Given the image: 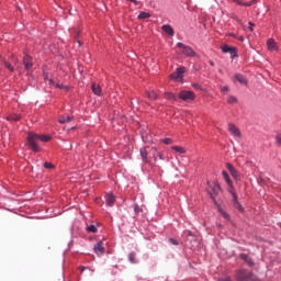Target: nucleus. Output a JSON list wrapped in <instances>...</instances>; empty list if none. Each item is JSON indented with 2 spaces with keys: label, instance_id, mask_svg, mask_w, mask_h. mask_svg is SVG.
<instances>
[{
  "label": "nucleus",
  "instance_id": "f257e3e1",
  "mask_svg": "<svg viewBox=\"0 0 281 281\" xmlns=\"http://www.w3.org/2000/svg\"><path fill=\"white\" fill-rule=\"evenodd\" d=\"M52 136L49 135H37L30 133L27 135V146H30L33 153H41V147L38 146V142H49Z\"/></svg>",
  "mask_w": 281,
  "mask_h": 281
},
{
  "label": "nucleus",
  "instance_id": "f03ea898",
  "mask_svg": "<svg viewBox=\"0 0 281 281\" xmlns=\"http://www.w3.org/2000/svg\"><path fill=\"white\" fill-rule=\"evenodd\" d=\"M236 281H262L258 276L247 269H239L235 273Z\"/></svg>",
  "mask_w": 281,
  "mask_h": 281
},
{
  "label": "nucleus",
  "instance_id": "7ed1b4c3",
  "mask_svg": "<svg viewBox=\"0 0 281 281\" xmlns=\"http://www.w3.org/2000/svg\"><path fill=\"white\" fill-rule=\"evenodd\" d=\"M177 47L178 49H180L178 54H182L183 56H188L189 58H194V56H196V52H194L192 47L181 42H178Z\"/></svg>",
  "mask_w": 281,
  "mask_h": 281
},
{
  "label": "nucleus",
  "instance_id": "20e7f679",
  "mask_svg": "<svg viewBox=\"0 0 281 281\" xmlns=\"http://www.w3.org/2000/svg\"><path fill=\"white\" fill-rule=\"evenodd\" d=\"M178 98L180 100H183V102H192V100H194L196 95L192 91L182 90L178 93Z\"/></svg>",
  "mask_w": 281,
  "mask_h": 281
},
{
  "label": "nucleus",
  "instance_id": "39448f33",
  "mask_svg": "<svg viewBox=\"0 0 281 281\" xmlns=\"http://www.w3.org/2000/svg\"><path fill=\"white\" fill-rule=\"evenodd\" d=\"M183 74H186V67H179L176 69L173 74H171L170 78L171 80H176L177 82H181L183 80Z\"/></svg>",
  "mask_w": 281,
  "mask_h": 281
},
{
  "label": "nucleus",
  "instance_id": "423d86ee",
  "mask_svg": "<svg viewBox=\"0 0 281 281\" xmlns=\"http://www.w3.org/2000/svg\"><path fill=\"white\" fill-rule=\"evenodd\" d=\"M228 131L233 135V137H238L239 139L243 137L240 130L233 123L228 124Z\"/></svg>",
  "mask_w": 281,
  "mask_h": 281
},
{
  "label": "nucleus",
  "instance_id": "0eeeda50",
  "mask_svg": "<svg viewBox=\"0 0 281 281\" xmlns=\"http://www.w3.org/2000/svg\"><path fill=\"white\" fill-rule=\"evenodd\" d=\"M231 194L233 196V205L236 210H238L239 212H245V209L243 207V205L240 204V202H238V195H236V192L231 191Z\"/></svg>",
  "mask_w": 281,
  "mask_h": 281
},
{
  "label": "nucleus",
  "instance_id": "6e6552de",
  "mask_svg": "<svg viewBox=\"0 0 281 281\" xmlns=\"http://www.w3.org/2000/svg\"><path fill=\"white\" fill-rule=\"evenodd\" d=\"M234 82H239V85H244V87H247V78L240 74H236L233 79Z\"/></svg>",
  "mask_w": 281,
  "mask_h": 281
},
{
  "label": "nucleus",
  "instance_id": "1a4fd4ad",
  "mask_svg": "<svg viewBox=\"0 0 281 281\" xmlns=\"http://www.w3.org/2000/svg\"><path fill=\"white\" fill-rule=\"evenodd\" d=\"M267 45L269 52H278V43H276V40L269 38Z\"/></svg>",
  "mask_w": 281,
  "mask_h": 281
},
{
  "label": "nucleus",
  "instance_id": "9d476101",
  "mask_svg": "<svg viewBox=\"0 0 281 281\" xmlns=\"http://www.w3.org/2000/svg\"><path fill=\"white\" fill-rule=\"evenodd\" d=\"M23 65L27 71L33 67L34 64H32V57L29 55H25L23 58Z\"/></svg>",
  "mask_w": 281,
  "mask_h": 281
},
{
  "label": "nucleus",
  "instance_id": "9b49d317",
  "mask_svg": "<svg viewBox=\"0 0 281 281\" xmlns=\"http://www.w3.org/2000/svg\"><path fill=\"white\" fill-rule=\"evenodd\" d=\"M114 203H115V195H113V193H106V195H105V204L109 207H113Z\"/></svg>",
  "mask_w": 281,
  "mask_h": 281
},
{
  "label": "nucleus",
  "instance_id": "f8f14e48",
  "mask_svg": "<svg viewBox=\"0 0 281 281\" xmlns=\"http://www.w3.org/2000/svg\"><path fill=\"white\" fill-rule=\"evenodd\" d=\"M162 32H165V34H168V36H175V29H172V26H170V24H165L161 26Z\"/></svg>",
  "mask_w": 281,
  "mask_h": 281
},
{
  "label": "nucleus",
  "instance_id": "ddd939ff",
  "mask_svg": "<svg viewBox=\"0 0 281 281\" xmlns=\"http://www.w3.org/2000/svg\"><path fill=\"white\" fill-rule=\"evenodd\" d=\"M239 258H240L241 260H245V262L248 265V267H254V265H256V263L254 262V259H251V257L247 256L246 254H240V255H239Z\"/></svg>",
  "mask_w": 281,
  "mask_h": 281
},
{
  "label": "nucleus",
  "instance_id": "4468645a",
  "mask_svg": "<svg viewBox=\"0 0 281 281\" xmlns=\"http://www.w3.org/2000/svg\"><path fill=\"white\" fill-rule=\"evenodd\" d=\"M226 168L231 172L232 177H234V179H238V171L232 166V164H226Z\"/></svg>",
  "mask_w": 281,
  "mask_h": 281
},
{
  "label": "nucleus",
  "instance_id": "2eb2a0df",
  "mask_svg": "<svg viewBox=\"0 0 281 281\" xmlns=\"http://www.w3.org/2000/svg\"><path fill=\"white\" fill-rule=\"evenodd\" d=\"M91 89H92V93H94V95H102V88H100L99 85L92 83Z\"/></svg>",
  "mask_w": 281,
  "mask_h": 281
},
{
  "label": "nucleus",
  "instance_id": "dca6fc26",
  "mask_svg": "<svg viewBox=\"0 0 281 281\" xmlns=\"http://www.w3.org/2000/svg\"><path fill=\"white\" fill-rule=\"evenodd\" d=\"M140 157L145 164H148V151L146 148H140Z\"/></svg>",
  "mask_w": 281,
  "mask_h": 281
},
{
  "label": "nucleus",
  "instance_id": "f3484780",
  "mask_svg": "<svg viewBox=\"0 0 281 281\" xmlns=\"http://www.w3.org/2000/svg\"><path fill=\"white\" fill-rule=\"evenodd\" d=\"M94 251L95 254H104V247L102 246V241H99L97 245H94Z\"/></svg>",
  "mask_w": 281,
  "mask_h": 281
},
{
  "label": "nucleus",
  "instance_id": "a211bd4d",
  "mask_svg": "<svg viewBox=\"0 0 281 281\" xmlns=\"http://www.w3.org/2000/svg\"><path fill=\"white\" fill-rule=\"evenodd\" d=\"M222 176L225 179L227 186H229V188H232L233 182H232V179H229V173H227V171H222Z\"/></svg>",
  "mask_w": 281,
  "mask_h": 281
},
{
  "label": "nucleus",
  "instance_id": "6ab92c4d",
  "mask_svg": "<svg viewBox=\"0 0 281 281\" xmlns=\"http://www.w3.org/2000/svg\"><path fill=\"white\" fill-rule=\"evenodd\" d=\"M9 122H19L21 120V114H11L7 117Z\"/></svg>",
  "mask_w": 281,
  "mask_h": 281
},
{
  "label": "nucleus",
  "instance_id": "aec40b11",
  "mask_svg": "<svg viewBox=\"0 0 281 281\" xmlns=\"http://www.w3.org/2000/svg\"><path fill=\"white\" fill-rule=\"evenodd\" d=\"M146 97L149 99V100H157V98H159V94L155 91H151V92H146Z\"/></svg>",
  "mask_w": 281,
  "mask_h": 281
},
{
  "label": "nucleus",
  "instance_id": "412c9836",
  "mask_svg": "<svg viewBox=\"0 0 281 281\" xmlns=\"http://www.w3.org/2000/svg\"><path fill=\"white\" fill-rule=\"evenodd\" d=\"M165 98L167 100H171L172 102H177V95H175V93H172V92H166Z\"/></svg>",
  "mask_w": 281,
  "mask_h": 281
},
{
  "label": "nucleus",
  "instance_id": "4be33fe9",
  "mask_svg": "<svg viewBox=\"0 0 281 281\" xmlns=\"http://www.w3.org/2000/svg\"><path fill=\"white\" fill-rule=\"evenodd\" d=\"M150 13L149 12H146V11H142L139 14H138V19L140 21H143L144 19H150Z\"/></svg>",
  "mask_w": 281,
  "mask_h": 281
},
{
  "label": "nucleus",
  "instance_id": "5701e85b",
  "mask_svg": "<svg viewBox=\"0 0 281 281\" xmlns=\"http://www.w3.org/2000/svg\"><path fill=\"white\" fill-rule=\"evenodd\" d=\"M128 260L132 265H137L136 254L135 252H130Z\"/></svg>",
  "mask_w": 281,
  "mask_h": 281
},
{
  "label": "nucleus",
  "instance_id": "b1692460",
  "mask_svg": "<svg viewBox=\"0 0 281 281\" xmlns=\"http://www.w3.org/2000/svg\"><path fill=\"white\" fill-rule=\"evenodd\" d=\"M74 120V116H67V117H61L59 119V124H67Z\"/></svg>",
  "mask_w": 281,
  "mask_h": 281
},
{
  "label": "nucleus",
  "instance_id": "393cba45",
  "mask_svg": "<svg viewBox=\"0 0 281 281\" xmlns=\"http://www.w3.org/2000/svg\"><path fill=\"white\" fill-rule=\"evenodd\" d=\"M171 148H172V150H176V153H179L180 155L186 154V148H183L181 146H172Z\"/></svg>",
  "mask_w": 281,
  "mask_h": 281
},
{
  "label": "nucleus",
  "instance_id": "a878e982",
  "mask_svg": "<svg viewBox=\"0 0 281 281\" xmlns=\"http://www.w3.org/2000/svg\"><path fill=\"white\" fill-rule=\"evenodd\" d=\"M220 91L221 93H223L224 95L229 93V86H221L220 87Z\"/></svg>",
  "mask_w": 281,
  "mask_h": 281
},
{
  "label": "nucleus",
  "instance_id": "bb28decb",
  "mask_svg": "<svg viewBox=\"0 0 281 281\" xmlns=\"http://www.w3.org/2000/svg\"><path fill=\"white\" fill-rule=\"evenodd\" d=\"M236 102H238V99H237L236 97L229 95V97L227 98V103H228V104H236Z\"/></svg>",
  "mask_w": 281,
  "mask_h": 281
},
{
  "label": "nucleus",
  "instance_id": "cd10ccee",
  "mask_svg": "<svg viewBox=\"0 0 281 281\" xmlns=\"http://www.w3.org/2000/svg\"><path fill=\"white\" fill-rule=\"evenodd\" d=\"M3 65L7 69H9V71L13 72L14 71V66L12 64H10L9 61H3Z\"/></svg>",
  "mask_w": 281,
  "mask_h": 281
},
{
  "label": "nucleus",
  "instance_id": "c85d7f7f",
  "mask_svg": "<svg viewBox=\"0 0 281 281\" xmlns=\"http://www.w3.org/2000/svg\"><path fill=\"white\" fill-rule=\"evenodd\" d=\"M255 3H258V0H251L249 2H243L241 5H245L246 8H251Z\"/></svg>",
  "mask_w": 281,
  "mask_h": 281
},
{
  "label": "nucleus",
  "instance_id": "c756f323",
  "mask_svg": "<svg viewBox=\"0 0 281 281\" xmlns=\"http://www.w3.org/2000/svg\"><path fill=\"white\" fill-rule=\"evenodd\" d=\"M87 232H90L91 234H95L98 232V228L95 225H90L87 227Z\"/></svg>",
  "mask_w": 281,
  "mask_h": 281
},
{
  "label": "nucleus",
  "instance_id": "7c9ffc66",
  "mask_svg": "<svg viewBox=\"0 0 281 281\" xmlns=\"http://www.w3.org/2000/svg\"><path fill=\"white\" fill-rule=\"evenodd\" d=\"M228 54H231V58H236L238 56V54L236 53V48L234 47L231 48Z\"/></svg>",
  "mask_w": 281,
  "mask_h": 281
},
{
  "label": "nucleus",
  "instance_id": "2f4dec72",
  "mask_svg": "<svg viewBox=\"0 0 281 281\" xmlns=\"http://www.w3.org/2000/svg\"><path fill=\"white\" fill-rule=\"evenodd\" d=\"M222 52H224V54H228V52H232V47L229 45H224L222 47Z\"/></svg>",
  "mask_w": 281,
  "mask_h": 281
},
{
  "label": "nucleus",
  "instance_id": "473e14b6",
  "mask_svg": "<svg viewBox=\"0 0 281 281\" xmlns=\"http://www.w3.org/2000/svg\"><path fill=\"white\" fill-rule=\"evenodd\" d=\"M218 192H221V186L214 184V187H213V193H214V194H218Z\"/></svg>",
  "mask_w": 281,
  "mask_h": 281
},
{
  "label": "nucleus",
  "instance_id": "72a5a7b5",
  "mask_svg": "<svg viewBox=\"0 0 281 281\" xmlns=\"http://www.w3.org/2000/svg\"><path fill=\"white\" fill-rule=\"evenodd\" d=\"M55 87H56V89H65L66 91H69V87L64 86V85L56 83Z\"/></svg>",
  "mask_w": 281,
  "mask_h": 281
},
{
  "label": "nucleus",
  "instance_id": "f704fd0d",
  "mask_svg": "<svg viewBox=\"0 0 281 281\" xmlns=\"http://www.w3.org/2000/svg\"><path fill=\"white\" fill-rule=\"evenodd\" d=\"M221 214H222L223 218H225V221H229V214H227L224 211H221Z\"/></svg>",
  "mask_w": 281,
  "mask_h": 281
},
{
  "label": "nucleus",
  "instance_id": "c9c22d12",
  "mask_svg": "<svg viewBox=\"0 0 281 281\" xmlns=\"http://www.w3.org/2000/svg\"><path fill=\"white\" fill-rule=\"evenodd\" d=\"M276 142H277V145H278V146H281V134H278V135L276 136Z\"/></svg>",
  "mask_w": 281,
  "mask_h": 281
},
{
  "label": "nucleus",
  "instance_id": "e433bc0d",
  "mask_svg": "<svg viewBox=\"0 0 281 281\" xmlns=\"http://www.w3.org/2000/svg\"><path fill=\"white\" fill-rule=\"evenodd\" d=\"M44 168L52 169L54 168V165L52 162H44Z\"/></svg>",
  "mask_w": 281,
  "mask_h": 281
},
{
  "label": "nucleus",
  "instance_id": "4c0bfd02",
  "mask_svg": "<svg viewBox=\"0 0 281 281\" xmlns=\"http://www.w3.org/2000/svg\"><path fill=\"white\" fill-rule=\"evenodd\" d=\"M134 212L136 214H139V212H142V209H139V205H137V204L134 205Z\"/></svg>",
  "mask_w": 281,
  "mask_h": 281
},
{
  "label": "nucleus",
  "instance_id": "58836bf2",
  "mask_svg": "<svg viewBox=\"0 0 281 281\" xmlns=\"http://www.w3.org/2000/svg\"><path fill=\"white\" fill-rule=\"evenodd\" d=\"M162 142H164L167 146H169V144H172V139H170V138H165V139H162Z\"/></svg>",
  "mask_w": 281,
  "mask_h": 281
},
{
  "label": "nucleus",
  "instance_id": "ea45409f",
  "mask_svg": "<svg viewBox=\"0 0 281 281\" xmlns=\"http://www.w3.org/2000/svg\"><path fill=\"white\" fill-rule=\"evenodd\" d=\"M169 243H170L171 245H179V241H178L177 239H175V238H170V239H169Z\"/></svg>",
  "mask_w": 281,
  "mask_h": 281
},
{
  "label": "nucleus",
  "instance_id": "a19ab883",
  "mask_svg": "<svg viewBox=\"0 0 281 281\" xmlns=\"http://www.w3.org/2000/svg\"><path fill=\"white\" fill-rule=\"evenodd\" d=\"M218 281H232V278L224 277V278H220Z\"/></svg>",
  "mask_w": 281,
  "mask_h": 281
},
{
  "label": "nucleus",
  "instance_id": "79ce46f5",
  "mask_svg": "<svg viewBox=\"0 0 281 281\" xmlns=\"http://www.w3.org/2000/svg\"><path fill=\"white\" fill-rule=\"evenodd\" d=\"M80 36V30L75 29V38H78Z\"/></svg>",
  "mask_w": 281,
  "mask_h": 281
},
{
  "label": "nucleus",
  "instance_id": "37998d69",
  "mask_svg": "<svg viewBox=\"0 0 281 281\" xmlns=\"http://www.w3.org/2000/svg\"><path fill=\"white\" fill-rule=\"evenodd\" d=\"M52 78H49L48 74H44V80L45 82H48Z\"/></svg>",
  "mask_w": 281,
  "mask_h": 281
},
{
  "label": "nucleus",
  "instance_id": "c03bdc74",
  "mask_svg": "<svg viewBox=\"0 0 281 281\" xmlns=\"http://www.w3.org/2000/svg\"><path fill=\"white\" fill-rule=\"evenodd\" d=\"M234 3H237V5H243V0H233Z\"/></svg>",
  "mask_w": 281,
  "mask_h": 281
},
{
  "label": "nucleus",
  "instance_id": "a18cd8bd",
  "mask_svg": "<svg viewBox=\"0 0 281 281\" xmlns=\"http://www.w3.org/2000/svg\"><path fill=\"white\" fill-rule=\"evenodd\" d=\"M255 25H256V24L249 22V30H250V32H254V26H255Z\"/></svg>",
  "mask_w": 281,
  "mask_h": 281
},
{
  "label": "nucleus",
  "instance_id": "49530a36",
  "mask_svg": "<svg viewBox=\"0 0 281 281\" xmlns=\"http://www.w3.org/2000/svg\"><path fill=\"white\" fill-rule=\"evenodd\" d=\"M192 87L193 89H201V86L199 83H193Z\"/></svg>",
  "mask_w": 281,
  "mask_h": 281
},
{
  "label": "nucleus",
  "instance_id": "de8ad7c7",
  "mask_svg": "<svg viewBox=\"0 0 281 281\" xmlns=\"http://www.w3.org/2000/svg\"><path fill=\"white\" fill-rule=\"evenodd\" d=\"M157 155H158L159 159H160L161 161H164V154L157 153Z\"/></svg>",
  "mask_w": 281,
  "mask_h": 281
},
{
  "label": "nucleus",
  "instance_id": "09e8293b",
  "mask_svg": "<svg viewBox=\"0 0 281 281\" xmlns=\"http://www.w3.org/2000/svg\"><path fill=\"white\" fill-rule=\"evenodd\" d=\"M127 1H131V3H134V5H138L137 0H127Z\"/></svg>",
  "mask_w": 281,
  "mask_h": 281
},
{
  "label": "nucleus",
  "instance_id": "8fccbe9b",
  "mask_svg": "<svg viewBox=\"0 0 281 281\" xmlns=\"http://www.w3.org/2000/svg\"><path fill=\"white\" fill-rule=\"evenodd\" d=\"M86 269H87V267H85V266H81V267H79V271H86Z\"/></svg>",
  "mask_w": 281,
  "mask_h": 281
},
{
  "label": "nucleus",
  "instance_id": "3c124183",
  "mask_svg": "<svg viewBox=\"0 0 281 281\" xmlns=\"http://www.w3.org/2000/svg\"><path fill=\"white\" fill-rule=\"evenodd\" d=\"M47 83L50 86L54 85V79H48Z\"/></svg>",
  "mask_w": 281,
  "mask_h": 281
},
{
  "label": "nucleus",
  "instance_id": "603ef678",
  "mask_svg": "<svg viewBox=\"0 0 281 281\" xmlns=\"http://www.w3.org/2000/svg\"><path fill=\"white\" fill-rule=\"evenodd\" d=\"M184 234H187V236H192V232L190 231L184 232Z\"/></svg>",
  "mask_w": 281,
  "mask_h": 281
},
{
  "label": "nucleus",
  "instance_id": "864d4df0",
  "mask_svg": "<svg viewBox=\"0 0 281 281\" xmlns=\"http://www.w3.org/2000/svg\"><path fill=\"white\" fill-rule=\"evenodd\" d=\"M210 66H211V67H214V61H210Z\"/></svg>",
  "mask_w": 281,
  "mask_h": 281
},
{
  "label": "nucleus",
  "instance_id": "5fc2aeb1",
  "mask_svg": "<svg viewBox=\"0 0 281 281\" xmlns=\"http://www.w3.org/2000/svg\"><path fill=\"white\" fill-rule=\"evenodd\" d=\"M14 63L18 64V63H19V59H14Z\"/></svg>",
  "mask_w": 281,
  "mask_h": 281
},
{
  "label": "nucleus",
  "instance_id": "6e6d98bb",
  "mask_svg": "<svg viewBox=\"0 0 281 281\" xmlns=\"http://www.w3.org/2000/svg\"><path fill=\"white\" fill-rule=\"evenodd\" d=\"M210 194H211V199H214V195L212 193H210Z\"/></svg>",
  "mask_w": 281,
  "mask_h": 281
}]
</instances>
